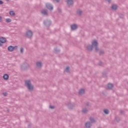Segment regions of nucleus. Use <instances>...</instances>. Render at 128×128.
Wrapping results in <instances>:
<instances>
[{
    "instance_id": "nucleus-1",
    "label": "nucleus",
    "mask_w": 128,
    "mask_h": 128,
    "mask_svg": "<svg viewBox=\"0 0 128 128\" xmlns=\"http://www.w3.org/2000/svg\"><path fill=\"white\" fill-rule=\"evenodd\" d=\"M94 48H95L96 52H98L100 50V48H98V42L97 40H94L92 42V44H89L87 46V50H89V52H92Z\"/></svg>"
},
{
    "instance_id": "nucleus-2",
    "label": "nucleus",
    "mask_w": 128,
    "mask_h": 128,
    "mask_svg": "<svg viewBox=\"0 0 128 128\" xmlns=\"http://www.w3.org/2000/svg\"><path fill=\"white\" fill-rule=\"evenodd\" d=\"M25 86L30 92L34 90V85L32 84V81H30V80H26L25 81Z\"/></svg>"
},
{
    "instance_id": "nucleus-3",
    "label": "nucleus",
    "mask_w": 128,
    "mask_h": 128,
    "mask_svg": "<svg viewBox=\"0 0 128 128\" xmlns=\"http://www.w3.org/2000/svg\"><path fill=\"white\" fill-rule=\"evenodd\" d=\"M21 68L23 70H28L30 68V64L26 62H24L21 66Z\"/></svg>"
},
{
    "instance_id": "nucleus-4",
    "label": "nucleus",
    "mask_w": 128,
    "mask_h": 128,
    "mask_svg": "<svg viewBox=\"0 0 128 128\" xmlns=\"http://www.w3.org/2000/svg\"><path fill=\"white\" fill-rule=\"evenodd\" d=\"M43 24L46 26L48 27L52 25V20L46 19L44 20Z\"/></svg>"
},
{
    "instance_id": "nucleus-5",
    "label": "nucleus",
    "mask_w": 128,
    "mask_h": 128,
    "mask_svg": "<svg viewBox=\"0 0 128 128\" xmlns=\"http://www.w3.org/2000/svg\"><path fill=\"white\" fill-rule=\"evenodd\" d=\"M6 42V38L4 37H0V46H2V44Z\"/></svg>"
},
{
    "instance_id": "nucleus-6",
    "label": "nucleus",
    "mask_w": 128,
    "mask_h": 128,
    "mask_svg": "<svg viewBox=\"0 0 128 128\" xmlns=\"http://www.w3.org/2000/svg\"><path fill=\"white\" fill-rule=\"evenodd\" d=\"M26 38H30L32 36V34H33L32 31L30 30H28L26 32Z\"/></svg>"
},
{
    "instance_id": "nucleus-7",
    "label": "nucleus",
    "mask_w": 128,
    "mask_h": 128,
    "mask_svg": "<svg viewBox=\"0 0 128 128\" xmlns=\"http://www.w3.org/2000/svg\"><path fill=\"white\" fill-rule=\"evenodd\" d=\"M16 48H18L17 46H10L8 48V50L9 52H14V50L15 49L16 50Z\"/></svg>"
},
{
    "instance_id": "nucleus-8",
    "label": "nucleus",
    "mask_w": 128,
    "mask_h": 128,
    "mask_svg": "<svg viewBox=\"0 0 128 128\" xmlns=\"http://www.w3.org/2000/svg\"><path fill=\"white\" fill-rule=\"evenodd\" d=\"M46 6L47 8H48V10H54V6H52V4L48 3L46 4Z\"/></svg>"
},
{
    "instance_id": "nucleus-9",
    "label": "nucleus",
    "mask_w": 128,
    "mask_h": 128,
    "mask_svg": "<svg viewBox=\"0 0 128 128\" xmlns=\"http://www.w3.org/2000/svg\"><path fill=\"white\" fill-rule=\"evenodd\" d=\"M42 14H43V16H48V10H44L41 11Z\"/></svg>"
},
{
    "instance_id": "nucleus-10",
    "label": "nucleus",
    "mask_w": 128,
    "mask_h": 128,
    "mask_svg": "<svg viewBox=\"0 0 128 128\" xmlns=\"http://www.w3.org/2000/svg\"><path fill=\"white\" fill-rule=\"evenodd\" d=\"M78 28V25L76 24H73L71 25L72 30H76Z\"/></svg>"
},
{
    "instance_id": "nucleus-11",
    "label": "nucleus",
    "mask_w": 128,
    "mask_h": 128,
    "mask_svg": "<svg viewBox=\"0 0 128 128\" xmlns=\"http://www.w3.org/2000/svg\"><path fill=\"white\" fill-rule=\"evenodd\" d=\"M74 104H72L70 102H69L68 104V108H69L70 110H72V108H74Z\"/></svg>"
},
{
    "instance_id": "nucleus-12",
    "label": "nucleus",
    "mask_w": 128,
    "mask_h": 128,
    "mask_svg": "<svg viewBox=\"0 0 128 128\" xmlns=\"http://www.w3.org/2000/svg\"><path fill=\"white\" fill-rule=\"evenodd\" d=\"M85 126L87 128H90V126H92V124L90 122H86L85 124Z\"/></svg>"
},
{
    "instance_id": "nucleus-13",
    "label": "nucleus",
    "mask_w": 128,
    "mask_h": 128,
    "mask_svg": "<svg viewBox=\"0 0 128 128\" xmlns=\"http://www.w3.org/2000/svg\"><path fill=\"white\" fill-rule=\"evenodd\" d=\"M88 110L86 108H84L82 109V112H83V114H88Z\"/></svg>"
},
{
    "instance_id": "nucleus-14",
    "label": "nucleus",
    "mask_w": 128,
    "mask_h": 128,
    "mask_svg": "<svg viewBox=\"0 0 128 128\" xmlns=\"http://www.w3.org/2000/svg\"><path fill=\"white\" fill-rule=\"evenodd\" d=\"M76 12L78 16H82V10H80V9H78Z\"/></svg>"
},
{
    "instance_id": "nucleus-15",
    "label": "nucleus",
    "mask_w": 128,
    "mask_h": 128,
    "mask_svg": "<svg viewBox=\"0 0 128 128\" xmlns=\"http://www.w3.org/2000/svg\"><path fill=\"white\" fill-rule=\"evenodd\" d=\"M8 78H10V76H8V74H4L3 76V78H4V80H8Z\"/></svg>"
},
{
    "instance_id": "nucleus-16",
    "label": "nucleus",
    "mask_w": 128,
    "mask_h": 128,
    "mask_svg": "<svg viewBox=\"0 0 128 128\" xmlns=\"http://www.w3.org/2000/svg\"><path fill=\"white\" fill-rule=\"evenodd\" d=\"M68 6H72V4H74V0H68Z\"/></svg>"
},
{
    "instance_id": "nucleus-17",
    "label": "nucleus",
    "mask_w": 128,
    "mask_h": 128,
    "mask_svg": "<svg viewBox=\"0 0 128 128\" xmlns=\"http://www.w3.org/2000/svg\"><path fill=\"white\" fill-rule=\"evenodd\" d=\"M36 64L38 68H42V64L40 62H37Z\"/></svg>"
},
{
    "instance_id": "nucleus-18",
    "label": "nucleus",
    "mask_w": 128,
    "mask_h": 128,
    "mask_svg": "<svg viewBox=\"0 0 128 128\" xmlns=\"http://www.w3.org/2000/svg\"><path fill=\"white\" fill-rule=\"evenodd\" d=\"M118 8V5H116V4H113L112 6V10H117Z\"/></svg>"
},
{
    "instance_id": "nucleus-19",
    "label": "nucleus",
    "mask_w": 128,
    "mask_h": 128,
    "mask_svg": "<svg viewBox=\"0 0 128 128\" xmlns=\"http://www.w3.org/2000/svg\"><path fill=\"white\" fill-rule=\"evenodd\" d=\"M84 92H85L84 89H81L79 90L80 94H84Z\"/></svg>"
},
{
    "instance_id": "nucleus-20",
    "label": "nucleus",
    "mask_w": 128,
    "mask_h": 128,
    "mask_svg": "<svg viewBox=\"0 0 128 128\" xmlns=\"http://www.w3.org/2000/svg\"><path fill=\"white\" fill-rule=\"evenodd\" d=\"M104 112L106 114H110V110L108 109H105L104 110Z\"/></svg>"
},
{
    "instance_id": "nucleus-21",
    "label": "nucleus",
    "mask_w": 128,
    "mask_h": 128,
    "mask_svg": "<svg viewBox=\"0 0 128 128\" xmlns=\"http://www.w3.org/2000/svg\"><path fill=\"white\" fill-rule=\"evenodd\" d=\"M112 86H114L112 84H108V88H109L110 90H112Z\"/></svg>"
},
{
    "instance_id": "nucleus-22",
    "label": "nucleus",
    "mask_w": 128,
    "mask_h": 128,
    "mask_svg": "<svg viewBox=\"0 0 128 128\" xmlns=\"http://www.w3.org/2000/svg\"><path fill=\"white\" fill-rule=\"evenodd\" d=\"M10 16H15L16 15V13L14 12V11L11 10L10 12Z\"/></svg>"
},
{
    "instance_id": "nucleus-23",
    "label": "nucleus",
    "mask_w": 128,
    "mask_h": 128,
    "mask_svg": "<svg viewBox=\"0 0 128 128\" xmlns=\"http://www.w3.org/2000/svg\"><path fill=\"white\" fill-rule=\"evenodd\" d=\"M90 120L91 122H96V120L94 119V118L90 117Z\"/></svg>"
},
{
    "instance_id": "nucleus-24",
    "label": "nucleus",
    "mask_w": 128,
    "mask_h": 128,
    "mask_svg": "<svg viewBox=\"0 0 128 128\" xmlns=\"http://www.w3.org/2000/svg\"><path fill=\"white\" fill-rule=\"evenodd\" d=\"M104 54V50H100L99 52L100 56H102V54Z\"/></svg>"
},
{
    "instance_id": "nucleus-25",
    "label": "nucleus",
    "mask_w": 128,
    "mask_h": 128,
    "mask_svg": "<svg viewBox=\"0 0 128 128\" xmlns=\"http://www.w3.org/2000/svg\"><path fill=\"white\" fill-rule=\"evenodd\" d=\"M54 52L56 54H58V53L60 52V50H58V48H55L54 49Z\"/></svg>"
},
{
    "instance_id": "nucleus-26",
    "label": "nucleus",
    "mask_w": 128,
    "mask_h": 128,
    "mask_svg": "<svg viewBox=\"0 0 128 128\" xmlns=\"http://www.w3.org/2000/svg\"><path fill=\"white\" fill-rule=\"evenodd\" d=\"M6 22H12V20H10V18H6Z\"/></svg>"
},
{
    "instance_id": "nucleus-27",
    "label": "nucleus",
    "mask_w": 128,
    "mask_h": 128,
    "mask_svg": "<svg viewBox=\"0 0 128 128\" xmlns=\"http://www.w3.org/2000/svg\"><path fill=\"white\" fill-rule=\"evenodd\" d=\"M66 72H70V66H67L66 68Z\"/></svg>"
},
{
    "instance_id": "nucleus-28",
    "label": "nucleus",
    "mask_w": 128,
    "mask_h": 128,
    "mask_svg": "<svg viewBox=\"0 0 128 128\" xmlns=\"http://www.w3.org/2000/svg\"><path fill=\"white\" fill-rule=\"evenodd\" d=\"M115 120L117 122H118L120 120V118L118 117H116Z\"/></svg>"
},
{
    "instance_id": "nucleus-29",
    "label": "nucleus",
    "mask_w": 128,
    "mask_h": 128,
    "mask_svg": "<svg viewBox=\"0 0 128 128\" xmlns=\"http://www.w3.org/2000/svg\"><path fill=\"white\" fill-rule=\"evenodd\" d=\"M20 51L21 54H23V53H24V48H21Z\"/></svg>"
},
{
    "instance_id": "nucleus-30",
    "label": "nucleus",
    "mask_w": 128,
    "mask_h": 128,
    "mask_svg": "<svg viewBox=\"0 0 128 128\" xmlns=\"http://www.w3.org/2000/svg\"><path fill=\"white\" fill-rule=\"evenodd\" d=\"M98 64H99V66H103L104 63H103L102 62L100 61V62H98Z\"/></svg>"
},
{
    "instance_id": "nucleus-31",
    "label": "nucleus",
    "mask_w": 128,
    "mask_h": 128,
    "mask_svg": "<svg viewBox=\"0 0 128 128\" xmlns=\"http://www.w3.org/2000/svg\"><path fill=\"white\" fill-rule=\"evenodd\" d=\"M3 94L4 96H8V92H4V93H3Z\"/></svg>"
},
{
    "instance_id": "nucleus-32",
    "label": "nucleus",
    "mask_w": 128,
    "mask_h": 128,
    "mask_svg": "<svg viewBox=\"0 0 128 128\" xmlns=\"http://www.w3.org/2000/svg\"><path fill=\"white\" fill-rule=\"evenodd\" d=\"M124 110H120V114H124Z\"/></svg>"
},
{
    "instance_id": "nucleus-33",
    "label": "nucleus",
    "mask_w": 128,
    "mask_h": 128,
    "mask_svg": "<svg viewBox=\"0 0 128 128\" xmlns=\"http://www.w3.org/2000/svg\"><path fill=\"white\" fill-rule=\"evenodd\" d=\"M0 4H4V2L2 0H0Z\"/></svg>"
},
{
    "instance_id": "nucleus-34",
    "label": "nucleus",
    "mask_w": 128,
    "mask_h": 128,
    "mask_svg": "<svg viewBox=\"0 0 128 128\" xmlns=\"http://www.w3.org/2000/svg\"><path fill=\"white\" fill-rule=\"evenodd\" d=\"M90 104L88 102L86 103V106H90Z\"/></svg>"
},
{
    "instance_id": "nucleus-35",
    "label": "nucleus",
    "mask_w": 128,
    "mask_h": 128,
    "mask_svg": "<svg viewBox=\"0 0 128 128\" xmlns=\"http://www.w3.org/2000/svg\"><path fill=\"white\" fill-rule=\"evenodd\" d=\"M50 108H52V110H54V106H50Z\"/></svg>"
},
{
    "instance_id": "nucleus-36",
    "label": "nucleus",
    "mask_w": 128,
    "mask_h": 128,
    "mask_svg": "<svg viewBox=\"0 0 128 128\" xmlns=\"http://www.w3.org/2000/svg\"><path fill=\"white\" fill-rule=\"evenodd\" d=\"M103 76L104 77L106 76V73H102Z\"/></svg>"
},
{
    "instance_id": "nucleus-37",
    "label": "nucleus",
    "mask_w": 128,
    "mask_h": 128,
    "mask_svg": "<svg viewBox=\"0 0 128 128\" xmlns=\"http://www.w3.org/2000/svg\"><path fill=\"white\" fill-rule=\"evenodd\" d=\"M2 21V18L0 16V22Z\"/></svg>"
},
{
    "instance_id": "nucleus-38",
    "label": "nucleus",
    "mask_w": 128,
    "mask_h": 128,
    "mask_svg": "<svg viewBox=\"0 0 128 128\" xmlns=\"http://www.w3.org/2000/svg\"><path fill=\"white\" fill-rule=\"evenodd\" d=\"M106 1L108 2H112V0H106Z\"/></svg>"
},
{
    "instance_id": "nucleus-39",
    "label": "nucleus",
    "mask_w": 128,
    "mask_h": 128,
    "mask_svg": "<svg viewBox=\"0 0 128 128\" xmlns=\"http://www.w3.org/2000/svg\"><path fill=\"white\" fill-rule=\"evenodd\" d=\"M56 0V2H60V0Z\"/></svg>"
},
{
    "instance_id": "nucleus-40",
    "label": "nucleus",
    "mask_w": 128,
    "mask_h": 128,
    "mask_svg": "<svg viewBox=\"0 0 128 128\" xmlns=\"http://www.w3.org/2000/svg\"><path fill=\"white\" fill-rule=\"evenodd\" d=\"M7 0V2H8V0Z\"/></svg>"
}]
</instances>
